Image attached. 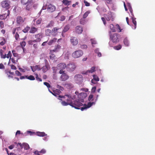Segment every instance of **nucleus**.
<instances>
[{
	"label": "nucleus",
	"instance_id": "obj_1",
	"mask_svg": "<svg viewBox=\"0 0 155 155\" xmlns=\"http://www.w3.org/2000/svg\"><path fill=\"white\" fill-rule=\"evenodd\" d=\"M83 105V104L79 101L75 100L73 102L72 101H71V106L72 107H74L76 109H81V108H80V106H82Z\"/></svg>",
	"mask_w": 155,
	"mask_h": 155
},
{
	"label": "nucleus",
	"instance_id": "obj_2",
	"mask_svg": "<svg viewBox=\"0 0 155 155\" xmlns=\"http://www.w3.org/2000/svg\"><path fill=\"white\" fill-rule=\"evenodd\" d=\"M119 35L117 33H114L113 35H110V38L114 43H117L119 41Z\"/></svg>",
	"mask_w": 155,
	"mask_h": 155
},
{
	"label": "nucleus",
	"instance_id": "obj_3",
	"mask_svg": "<svg viewBox=\"0 0 155 155\" xmlns=\"http://www.w3.org/2000/svg\"><path fill=\"white\" fill-rule=\"evenodd\" d=\"M83 54V52L82 50H79L74 52L72 55L73 58H77L82 56Z\"/></svg>",
	"mask_w": 155,
	"mask_h": 155
},
{
	"label": "nucleus",
	"instance_id": "obj_4",
	"mask_svg": "<svg viewBox=\"0 0 155 155\" xmlns=\"http://www.w3.org/2000/svg\"><path fill=\"white\" fill-rule=\"evenodd\" d=\"M76 68V66L74 63H69L67 66V70L70 72L73 71Z\"/></svg>",
	"mask_w": 155,
	"mask_h": 155
},
{
	"label": "nucleus",
	"instance_id": "obj_5",
	"mask_svg": "<svg viewBox=\"0 0 155 155\" xmlns=\"http://www.w3.org/2000/svg\"><path fill=\"white\" fill-rule=\"evenodd\" d=\"M74 80L76 83L80 84L81 83L83 80V78L80 74H77L74 77Z\"/></svg>",
	"mask_w": 155,
	"mask_h": 155
},
{
	"label": "nucleus",
	"instance_id": "obj_6",
	"mask_svg": "<svg viewBox=\"0 0 155 155\" xmlns=\"http://www.w3.org/2000/svg\"><path fill=\"white\" fill-rule=\"evenodd\" d=\"M10 2L8 0H6L2 1L1 2L2 7L5 8L6 9H8L10 7Z\"/></svg>",
	"mask_w": 155,
	"mask_h": 155
},
{
	"label": "nucleus",
	"instance_id": "obj_7",
	"mask_svg": "<svg viewBox=\"0 0 155 155\" xmlns=\"http://www.w3.org/2000/svg\"><path fill=\"white\" fill-rule=\"evenodd\" d=\"M104 17L107 21L111 20L113 21H114L112 13L111 12H109L107 14H104Z\"/></svg>",
	"mask_w": 155,
	"mask_h": 155
},
{
	"label": "nucleus",
	"instance_id": "obj_8",
	"mask_svg": "<svg viewBox=\"0 0 155 155\" xmlns=\"http://www.w3.org/2000/svg\"><path fill=\"white\" fill-rule=\"evenodd\" d=\"M61 28L58 27H54L52 30V35L55 36L58 35V33H61Z\"/></svg>",
	"mask_w": 155,
	"mask_h": 155
},
{
	"label": "nucleus",
	"instance_id": "obj_9",
	"mask_svg": "<svg viewBox=\"0 0 155 155\" xmlns=\"http://www.w3.org/2000/svg\"><path fill=\"white\" fill-rule=\"evenodd\" d=\"M86 94L85 93H81L78 95V100L82 102H84V99L86 97Z\"/></svg>",
	"mask_w": 155,
	"mask_h": 155
},
{
	"label": "nucleus",
	"instance_id": "obj_10",
	"mask_svg": "<svg viewBox=\"0 0 155 155\" xmlns=\"http://www.w3.org/2000/svg\"><path fill=\"white\" fill-rule=\"evenodd\" d=\"M56 9V6L51 4H49L47 8V11L49 12H52L55 11Z\"/></svg>",
	"mask_w": 155,
	"mask_h": 155
},
{
	"label": "nucleus",
	"instance_id": "obj_11",
	"mask_svg": "<svg viewBox=\"0 0 155 155\" xmlns=\"http://www.w3.org/2000/svg\"><path fill=\"white\" fill-rule=\"evenodd\" d=\"M95 104L94 102H89L88 103L87 105L86 104H84V106L83 107H81V110L82 111L84 109H86L87 108H89L91 107L93 104Z\"/></svg>",
	"mask_w": 155,
	"mask_h": 155
},
{
	"label": "nucleus",
	"instance_id": "obj_12",
	"mask_svg": "<svg viewBox=\"0 0 155 155\" xmlns=\"http://www.w3.org/2000/svg\"><path fill=\"white\" fill-rule=\"evenodd\" d=\"M71 44L73 45H76L78 43V40L77 38L75 37H71L70 39Z\"/></svg>",
	"mask_w": 155,
	"mask_h": 155
},
{
	"label": "nucleus",
	"instance_id": "obj_13",
	"mask_svg": "<svg viewBox=\"0 0 155 155\" xmlns=\"http://www.w3.org/2000/svg\"><path fill=\"white\" fill-rule=\"evenodd\" d=\"M67 65L65 63H61L58 64L57 68L59 70H63L66 68Z\"/></svg>",
	"mask_w": 155,
	"mask_h": 155
},
{
	"label": "nucleus",
	"instance_id": "obj_14",
	"mask_svg": "<svg viewBox=\"0 0 155 155\" xmlns=\"http://www.w3.org/2000/svg\"><path fill=\"white\" fill-rule=\"evenodd\" d=\"M49 91L53 95L57 97L59 95L60 93L61 92V91L60 90L56 89V90H53V92H52L48 89Z\"/></svg>",
	"mask_w": 155,
	"mask_h": 155
},
{
	"label": "nucleus",
	"instance_id": "obj_15",
	"mask_svg": "<svg viewBox=\"0 0 155 155\" xmlns=\"http://www.w3.org/2000/svg\"><path fill=\"white\" fill-rule=\"evenodd\" d=\"M71 99H69L68 98L66 99L67 102H65L64 101H62L61 102V104L64 106H66L68 105H70L71 106Z\"/></svg>",
	"mask_w": 155,
	"mask_h": 155
},
{
	"label": "nucleus",
	"instance_id": "obj_16",
	"mask_svg": "<svg viewBox=\"0 0 155 155\" xmlns=\"http://www.w3.org/2000/svg\"><path fill=\"white\" fill-rule=\"evenodd\" d=\"M21 3L23 5H25L28 3H33V1L32 0H21Z\"/></svg>",
	"mask_w": 155,
	"mask_h": 155
},
{
	"label": "nucleus",
	"instance_id": "obj_17",
	"mask_svg": "<svg viewBox=\"0 0 155 155\" xmlns=\"http://www.w3.org/2000/svg\"><path fill=\"white\" fill-rule=\"evenodd\" d=\"M50 69V65L48 63L46 64L45 65L43 66L41 69L44 72H45Z\"/></svg>",
	"mask_w": 155,
	"mask_h": 155
},
{
	"label": "nucleus",
	"instance_id": "obj_18",
	"mask_svg": "<svg viewBox=\"0 0 155 155\" xmlns=\"http://www.w3.org/2000/svg\"><path fill=\"white\" fill-rule=\"evenodd\" d=\"M83 31L82 27L81 26H77L76 27V32L78 34L82 33Z\"/></svg>",
	"mask_w": 155,
	"mask_h": 155
},
{
	"label": "nucleus",
	"instance_id": "obj_19",
	"mask_svg": "<svg viewBox=\"0 0 155 155\" xmlns=\"http://www.w3.org/2000/svg\"><path fill=\"white\" fill-rule=\"evenodd\" d=\"M16 21L18 24H20L23 23L24 21L22 17L20 16H18L17 17Z\"/></svg>",
	"mask_w": 155,
	"mask_h": 155
},
{
	"label": "nucleus",
	"instance_id": "obj_20",
	"mask_svg": "<svg viewBox=\"0 0 155 155\" xmlns=\"http://www.w3.org/2000/svg\"><path fill=\"white\" fill-rule=\"evenodd\" d=\"M7 14L6 16V13L2 15H0V19H4L8 17L9 16L10 13V12L9 10H8L7 11Z\"/></svg>",
	"mask_w": 155,
	"mask_h": 155
},
{
	"label": "nucleus",
	"instance_id": "obj_21",
	"mask_svg": "<svg viewBox=\"0 0 155 155\" xmlns=\"http://www.w3.org/2000/svg\"><path fill=\"white\" fill-rule=\"evenodd\" d=\"M69 78L68 76L65 73L62 74L61 77V80L64 81L67 80Z\"/></svg>",
	"mask_w": 155,
	"mask_h": 155
},
{
	"label": "nucleus",
	"instance_id": "obj_22",
	"mask_svg": "<svg viewBox=\"0 0 155 155\" xmlns=\"http://www.w3.org/2000/svg\"><path fill=\"white\" fill-rule=\"evenodd\" d=\"M5 74L8 75V78H13V75L14 74V73L13 72H11L10 71L7 70L5 71Z\"/></svg>",
	"mask_w": 155,
	"mask_h": 155
},
{
	"label": "nucleus",
	"instance_id": "obj_23",
	"mask_svg": "<svg viewBox=\"0 0 155 155\" xmlns=\"http://www.w3.org/2000/svg\"><path fill=\"white\" fill-rule=\"evenodd\" d=\"M38 29L34 27H31L30 28L29 33H34L37 31Z\"/></svg>",
	"mask_w": 155,
	"mask_h": 155
},
{
	"label": "nucleus",
	"instance_id": "obj_24",
	"mask_svg": "<svg viewBox=\"0 0 155 155\" xmlns=\"http://www.w3.org/2000/svg\"><path fill=\"white\" fill-rule=\"evenodd\" d=\"M33 3H28L26 4L25 6V9L28 11H30L32 8V5Z\"/></svg>",
	"mask_w": 155,
	"mask_h": 155
},
{
	"label": "nucleus",
	"instance_id": "obj_25",
	"mask_svg": "<svg viewBox=\"0 0 155 155\" xmlns=\"http://www.w3.org/2000/svg\"><path fill=\"white\" fill-rule=\"evenodd\" d=\"M36 135L40 137H44L46 136L47 134L44 132H37L36 133Z\"/></svg>",
	"mask_w": 155,
	"mask_h": 155
},
{
	"label": "nucleus",
	"instance_id": "obj_26",
	"mask_svg": "<svg viewBox=\"0 0 155 155\" xmlns=\"http://www.w3.org/2000/svg\"><path fill=\"white\" fill-rule=\"evenodd\" d=\"M131 18L132 20V22L134 26V29H135L136 28L137 25V22L135 20L136 18H134V16H133L131 17Z\"/></svg>",
	"mask_w": 155,
	"mask_h": 155
},
{
	"label": "nucleus",
	"instance_id": "obj_27",
	"mask_svg": "<svg viewBox=\"0 0 155 155\" xmlns=\"http://www.w3.org/2000/svg\"><path fill=\"white\" fill-rule=\"evenodd\" d=\"M25 77L26 78L31 81H33L35 79L34 77L32 75H30L29 76L25 75Z\"/></svg>",
	"mask_w": 155,
	"mask_h": 155
},
{
	"label": "nucleus",
	"instance_id": "obj_28",
	"mask_svg": "<svg viewBox=\"0 0 155 155\" xmlns=\"http://www.w3.org/2000/svg\"><path fill=\"white\" fill-rule=\"evenodd\" d=\"M4 53V51L2 49L0 50V54L1 57L2 58L5 59L6 58V54H3V53Z\"/></svg>",
	"mask_w": 155,
	"mask_h": 155
},
{
	"label": "nucleus",
	"instance_id": "obj_29",
	"mask_svg": "<svg viewBox=\"0 0 155 155\" xmlns=\"http://www.w3.org/2000/svg\"><path fill=\"white\" fill-rule=\"evenodd\" d=\"M61 46L59 45H57L55 46V48L53 50L51 51V52H56L58 51V50L60 49Z\"/></svg>",
	"mask_w": 155,
	"mask_h": 155
},
{
	"label": "nucleus",
	"instance_id": "obj_30",
	"mask_svg": "<svg viewBox=\"0 0 155 155\" xmlns=\"http://www.w3.org/2000/svg\"><path fill=\"white\" fill-rule=\"evenodd\" d=\"M57 40L56 38H54L50 40L48 42V44L49 45H51L54 42H56Z\"/></svg>",
	"mask_w": 155,
	"mask_h": 155
},
{
	"label": "nucleus",
	"instance_id": "obj_31",
	"mask_svg": "<svg viewBox=\"0 0 155 155\" xmlns=\"http://www.w3.org/2000/svg\"><path fill=\"white\" fill-rule=\"evenodd\" d=\"M63 3L65 5H68L71 3V1L68 0H63L62 1Z\"/></svg>",
	"mask_w": 155,
	"mask_h": 155
},
{
	"label": "nucleus",
	"instance_id": "obj_32",
	"mask_svg": "<svg viewBox=\"0 0 155 155\" xmlns=\"http://www.w3.org/2000/svg\"><path fill=\"white\" fill-rule=\"evenodd\" d=\"M66 97H68V98L69 99H73V98L71 96L68 95H65L64 96L61 95H59L58 96L59 98H65Z\"/></svg>",
	"mask_w": 155,
	"mask_h": 155
},
{
	"label": "nucleus",
	"instance_id": "obj_33",
	"mask_svg": "<svg viewBox=\"0 0 155 155\" xmlns=\"http://www.w3.org/2000/svg\"><path fill=\"white\" fill-rule=\"evenodd\" d=\"M70 28L69 26L68 25H67L65 26L63 29V31L62 32V33L63 32H65L68 31V30Z\"/></svg>",
	"mask_w": 155,
	"mask_h": 155
},
{
	"label": "nucleus",
	"instance_id": "obj_34",
	"mask_svg": "<svg viewBox=\"0 0 155 155\" xmlns=\"http://www.w3.org/2000/svg\"><path fill=\"white\" fill-rule=\"evenodd\" d=\"M23 145L25 150H28L29 148V146L28 144L26 143H23Z\"/></svg>",
	"mask_w": 155,
	"mask_h": 155
},
{
	"label": "nucleus",
	"instance_id": "obj_35",
	"mask_svg": "<svg viewBox=\"0 0 155 155\" xmlns=\"http://www.w3.org/2000/svg\"><path fill=\"white\" fill-rule=\"evenodd\" d=\"M124 45L126 46H129V43L128 40L127 38H125L124 40Z\"/></svg>",
	"mask_w": 155,
	"mask_h": 155
},
{
	"label": "nucleus",
	"instance_id": "obj_36",
	"mask_svg": "<svg viewBox=\"0 0 155 155\" xmlns=\"http://www.w3.org/2000/svg\"><path fill=\"white\" fill-rule=\"evenodd\" d=\"M12 56V53L11 52V51H9L8 52V54H6V58H10L9 59V61H10L11 59V57Z\"/></svg>",
	"mask_w": 155,
	"mask_h": 155
},
{
	"label": "nucleus",
	"instance_id": "obj_37",
	"mask_svg": "<svg viewBox=\"0 0 155 155\" xmlns=\"http://www.w3.org/2000/svg\"><path fill=\"white\" fill-rule=\"evenodd\" d=\"M54 22L51 21L46 26L47 28L51 27L54 26Z\"/></svg>",
	"mask_w": 155,
	"mask_h": 155
},
{
	"label": "nucleus",
	"instance_id": "obj_38",
	"mask_svg": "<svg viewBox=\"0 0 155 155\" xmlns=\"http://www.w3.org/2000/svg\"><path fill=\"white\" fill-rule=\"evenodd\" d=\"M30 29V27L27 26L22 31L25 33H27Z\"/></svg>",
	"mask_w": 155,
	"mask_h": 155
},
{
	"label": "nucleus",
	"instance_id": "obj_39",
	"mask_svg": "<svg viewBox=\"0 0 155 155\" xmlns=\"http://www.w3.org/2000/svg\"><path fill=\"white\" fill-rule=\"evenodd\" d=\"M93 80H94L95 81H99V78L96 75L94 74L93 75Z\"/></svg>",
	"mask_w": 155,
	"mask_h": 155
},
{
	"label": "nucleus",
	"instance_id": "obj_40",
	"mask_svg": "<svg viewBox=\"0 0 155 155\" xmlns=\"http://www.w3.org/2000/svg\"><path fill=\"white\" fill-rule=\"evenodd\" d=\"M95 67L93 66L91 68L90 70H88L87 72H88L89 73H92L95 71Z\"/></svg>",
	"mask_w": 155,
	"mask_h": 155
},
{
	"label": "nucleus",
	"instance_id": "obj_41",
	"mask_svg": "<svg viewBox=\"0 0 155 155\" xmlns=\"http://www.w3.org/2000/svg\"><path fill=\"white\" fill-rule=\"evenodd\" d=\"M110 29L113 32L116 31V30L115 28L114 27V25L113 24H110Z\"/></svg>",
	"mask_w": 155,
	"mask_h": 155
},
{
	"label": "nucleus",
	"instance_id": "obj_42",
	"mask_svg": "<svg viewBox=\"0 0 155 155\" xmlns=\"http://www.w3.org/2000/svg\"><path fill=\"white\" fill-rule=\"evenodd\" d=\"M12 53L13 54V55L15 57H18V53L16 52V51L15 50L12 51Z\"/></svg>",
	"mask_w": 155,
	"mask_h": 155
},
{
	"label": "nucleus",
	"instance_id": "obj_43",
	"mask_svg": "<svg viewBox=\"0 0 155 155\" xmlns=\"http://www.w3.org/2000/svg\"><path fill=\"white\" fill-rule=\"evenodd\" d=\"M42 21V19L41 18H39L36 20V22L37 25L40 24Z\"/></svg>",
	"mask_w": 155,
	"mask_h": 155
},
{
	"label": "nucleus",
	"instance_id": "obj_44",
	"mask_svg": "<svg viewBox=\"0 0 155 155\" xmlns=\"http://www.w3.org/2000/svg\"><path fill=\"white\" fill-rule=\"evenodd\" d=\"M95 52L97 54V56L99 57H100L101 56V53L99 52V49H96L95 50Z\"/></svg>",
	"mask_w": 155,
	"mask_h": 155
},
{
	"label": "nucleus",
	"instance_id": "obj_45",
	"mask_svg": "<svg viewBox=\"0 0 155 155\" xmlns=\"http://www.w3.org/2000/svg\"><path fill=\"white\" fill-rule=\"evenodd\" d=\"M45 34L47 35H49L51 33V31L49 29H47L45 30Z\"/></svg>",
	"mask_w": 155,
	"mask_h": 155
},
{
	"label": "nucleus",
	"instance_id": "obj_46",
	"mask_svg": "<svg viewBox=\"0 0 155 155\" xmlns=\"http://www.w3.org/2000/svg\"><path fill=\"white\" fill-rule=\"evenodd\" d=\"M89 13L90 12L88 11L85 12L83 15V18L84 19L85 18L88 16Z\"/></svg>",
	"mask_w": 155,
	"mask_h": 155
},
{
	"label": "nucleus",
	"instance_id": "obj_47",
	"mask_svg": "<svg viewBox=\"0 0 155 155\" xmlns=\"http://www.w3.org/2000/svg\"><path fill=\"white\" fill-rule=\"evenodd\" d=\"M35 38H36V39H38V38L41 39L42 38V35L41 34H38L35 35Z\"/></svg>",
	"mask_w": 155,
	"mask_h": 155
},
{
	"label": "nucleus",
	"instance_id": "obj_48",
	"mask_svg": "<svg viewBox=\"0 0 155 155\" xmlns=\"http://www.w3.org/2000/svg\"><path fill=\"white\" fill-rule=\"evenodd\" d=\"M122 47V46L121 45H119L118 46H115L114 47L115 49L116 50H120Z\"/></svg>",
	"mask_w": 155,
	"mask_h": 155
},
{
	"label": "nucleus",
	"instance_id": "obj_49",
	"mask_svg": "<svg viewBox=\"0 0 155 155\" xmlns=\"http://www.w3.org/2000/svg\"><path fill=\"white\" fill-rule=\"evenodd\" d=\"M85 20L84 18H81L80 21V23L81 25H84L85 23Z\"/></svg>",
	"mask_w": 155,
	"mask_h": 155
},
{
	"label": "nucleus",
	"instance_id": "obj_50",
	"mask_svg": "<svg viewBox=\"0 0 155 155\" xmlns=\"http://www.w3.org/2000/svg\"><path fill=\"white\" fill-rule=\"evenodd\" d=\"M55 55L53 54H51L50 56V59H51L52 60H53L55 58Z\"/></svg>",
	"mask_w": 155,
	"mask_h": 155
},
{
	"label": "nucleus",
	"instance_id": "obj_51",
	"mask_svg": "<svg viewBox=\"0 0 155 155\" xmlns=\"http://www.w3.org/2000/svg\"><path fill=\"white\" fill-rule=\"evenodd\" d=\"M20 45L22 48H23L26 45V43L25 41H22L20 43Z\"/></svg>",
	"mask_w": 155,
	"mask_h": 155
},
{
	"label": "nucleus",
	"instance_id": "obj_52",
	"mask_svg": "<svg viewBox=\"0 0 155 155\" xmlns=\"http://www.w3.org/2000/svg\"><path fill=\"white\" fill-rule=\"evenodd\" d=\"M35 75L36 76V80H37L38 81H42L41 79L39 78L37 74H35Z\"/></svg>",
	"mask_w": 155,
	"mask_h": 155
},
{
	"label": "nucleus",
	"instance_id": "obj_53",
	"mask_svg": "<svg viewBox=\"0 0 155 155\" xmlns=\"http://www.w3.org/2000/svg\"><path fill=\"white\" fill-rule=\"evenodd\" d=\"M88 100L89 101L93 100V95L92 94H90L88 97Z\"/></svg>",
	"mask_w": 155,
	"mask_h": 155
},
{
	"label": "nucleus",
	"instance_id": "obj_54",
	"mask_svg": "<svg viewBox=\"0 0 155 155\" xmlns=\"http://www.w3.org/2000/svg\"><path fill=\"white\" fill-rule=\"evenodd\" d=\"M6 42V40L4 38H3V41L0 43V45H1L3 46L5 44Z\"/></svg>",
	"mask_w": 155,
	"mask_h": 155
},
{
	"label": "nucleus",
	"instance_id": "obj_55",
	"mask_svg": "<svg viewBox=\"0 0 155 155\" xmlns=\"http://www.w3.org/2000/svg\"><path fill=\"white\" fill-rule=\"evenodd\" d=\"M128 9L131 15H132V16H134L133 13L132 9L130 6L129 5V7Z\"/></svg>",
	"mask_w": 155,
	"mask_h": 155
},
{
	"label": "nucleus",
	"instance_id": "obj_56",
	"mask_svg": "<svg viewBox=\"0 0 155 155\" xmlns=\"http://www.w3.org/2000/svg\"><path fill=\"white\" fill-rule=\"evenodd\" d=\"M15 74L18 76H21V74L18 70L15 71Z\"/></svg>",
	"mask_w": 155,
	"mask_h": 155
},
{
	"label": "nucleus",
	"instance_id": "obj_57",
	"mask_svg": "<svg viewBox=\"0 0 155 155\" xmlns=\"http://www.w3.org/2000/svg\"><path fill=\"white\" fill-rule=\"evenodd\" d=\"M44 84L45 85V86H46L48 88H49L50 87H51V86L50 85V84H49L48 82H44Z\"/></svg>",
	"mask_w": 155,
	"mask_h": 155
},
{
	"label": "nucleus",
	"instance_id": "obj_58",
	"mask_svg": "<svg viewBox=\"0 0 155 155\" xmlns=\"http://www.w3.org/2000/svg\"><path fill=\"white\" fill-rule=\"evenodd\" d=\"M84 3L85 4V5L86 6H90V3L87 2L86 0H84Z\"/></svg>",
	"mask_w": 155,
	"mask_h": 155
},
{
	"label": "nucleus",
	"instance_id": "obj_59",
	"mask_svg": "<svg viewBox=\"0 0 155 155\" xmlns=\"http://www.w3.org/2000/svg\"><path fill=\"white\" fill-rule=\"evenodd\" d=\"M96 90V87H92V89L91 92V93H94L95 92Z\"/></svg>",
	"mask_w": 155,
	"mask_h": 155
},
{
	"label": "nucleus",
	"instance_id": "obj_60",
	"mask_svg": "<svg viewBox=\"0 0 155 155\" xmlns=\"http://www.w3.org/2000/svg\"><path fill=\"white\" fill-rule=\"evenodd\" d=\"M41 41V39L39 38H38V39H36L35 40H33V42H34V43L39 42Z\"/></svg>",
	"mask_w": 155,
	"mask_h": 155
},
{
	"label": "nucleus",
	"instance_id": "obj_61",
	"mask_svg": "<svg viewBox=\"0 0 155 155\" xmlns=\"http://www.w3.org/2000/svg\"><path fill=\"white\" fill-rule=\"evenodd\" d=\"M19 35H18V33L17 32H16V33L15 36V38L16 40H18V38H19Z\"/></svg>",
	"mask_w": 155,
	"mask_h": 155
},
{
	"label": "nucleus",
	"instance_id": "obj_62",
	"mask_svg": "<svg viewBox=\"0 0 155 155\" xmlns=\"http://www.w3.org/2000/svg\"><path fill=\"white\" fill-rule=\"evenodd\" d=\"M101 20L102 21H103L104 24V25H106V20H105V17L104 18V17H102L101 18Z\"/></svg>",
	"mask_w": 155,
	"mask_h": 155
},
{
	"label": "nucleus",
	"instance_id": "obj_63",
	"mask_svg": "<svg viewBox=\"0 0 155 155\" xmlns=\"http://www.w3.org/2000/svg\"><path fill=\"white\" fill-rule=\"evenodd\" d=\"M91 41L92 44V45L96 44V41L94 39H91Z\"/></svg>",
	"mask_w": 155,
	"mask_h": 155
},
{
	"label": "nucleus",
	"instance_id": "obj_64",
	"mask_svg": "<svg viewBox=\"0 0 155 155\" xmlns=\"http://www.w3.org/2000/svg\"><path fill=\"white\" fill-rule=\"evenodd\" d=\"M5 68V67L4 65L3 64L1 63L0 64V69H4Z\"/></svg>",
	"mask_w": 155,
	"mask_h": 155
}]
</instances>
